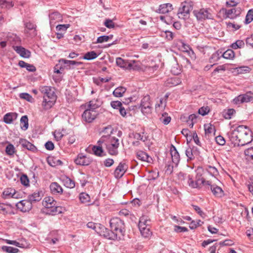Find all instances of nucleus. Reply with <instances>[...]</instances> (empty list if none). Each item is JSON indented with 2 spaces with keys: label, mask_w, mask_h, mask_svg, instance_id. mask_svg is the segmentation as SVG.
I'll list each match as a JSON object with an SVG mask.
<instances>
[{
  "label": "nucleus",
  "mask_w": 253,
  "mask_h": 253,
  "mask_svg": "<svg viewBox=\"0 0 253 253\" xmlns=\"http://www.w3.org/2000/svg\"><path fill=\"white\" fill-rule=\"evenodd\" d=\"M16 206L17 209L22 212L29 211L32 208V204L28 199L20 201Z\"/></svg>",
  "instance_id": "14"
},
{
  "label": "nucleus",
  "mask_w": 253,
  "mask_h": 253,
  "mask_svg": "<svg viewBox=\"0 0 253 253\" xmlns=\"http://www.w3.org/2000/svg\"><path fill=\"white\" fill-rule=\"evenodd\" d=\"M193 13L199 20L212 19V14L208 9L202 8L199 10H195Z\"/></svg>",
  "instance_id": "12"
},
{
  "label": "nucleus",
  "mask_w": 253,
  "mask_h": 253,
  "mask_svg": "<svg viewBox=\"0 0 253 253\" xmlns=\"http://www.w3.org/2000/svg\"><path fill=\"white\" fill-rule=\"evenodd\" d=\"M70 27V24L58 25L56 27V31L61 33H65L67 29Z\"/></svg>",
  "instance_id": "51"
},
{
  "label": "nucleus",
  "mask_w": 253,
  "mask_h": 253,
  "mask_svg": "<svg viewBox=\"0 0 253 253\" xmlns=\"http://www.w3.org/2000/svg\"><path fill=\"white\" fill-rule=\"evenodd\" d=\"M173 6L171 3H167L161 4L157 12L159 13L166 14L173 10Z\"/></svg>",
  "instance_id": "24"
},
{
  "label": "nucleus",
  "mask_w": 253,
  "mask_h": 253,
  "mask_svg": "<svg viewBox=\"0 0 253 253\" xmlns=\"http://www.w3.org/2000/svg\"><path fill=\"white\" fill-rule=\"evenodd\" d=\"M19 144L23 148L27 149L33 152H36L38 151L37 147L34 145L26 139H20L19 140Z\"/></svg>",
  "instance_id": "19"
},
{
  "label": "nucleus",
  "mask_w": 253,
  "mask_h": 253,
  "mask_svg": "<svg viewBox=\"0 0 253 253\" xmlns=\"http://www.w3.org/2000/svg\"><path fill=\"white\" fill-rule=\"evenodd\" d=\"M16 150L14 146L11 143H8L5 148V153L7 155L13 156L15 153Z\"/></svg>",
  "instance_id": "44"
},
{
  "label": "nucleus",
  "mask_w": 253,
  "mask_h": 253,
  "mask_svg": "<svg viewBox=\"0 0 253 253\" xmlns=\"http://www.w3.org/2000/svg\"><path fill=\"white\" fill-rule=\"evenodd\" d=\"M167 106V101L164 99H160L159 102L155 105V110L157 114H161L164 112V110Z\"/></svg>",
  "instance_id": "26"
},
{
  "label": "nucleus",
  "mask_w": 253,
  "mask_h": 253,
  "mask_svg": "<svg viewBox=\"0 0 253 253\" xmlns=\"http://www.w3.org/2000/svg\"><path fill=\"white\" fill-rule=\"evenodd\" d=\"M39 90L43 95V100L42 106L45 110L51 108L56 100L55 89L49 86H41Z\"/></svg>",
  "instance_id": "2"
},
{
  "label": "nucleus",
  "mask_w": 253,
  "mask_h": 253,
  "mask_svg": "<svg viewBox=\"0 0 253 253\" xmlns=\"http://www.w3.org/2000/svg\"><path fill=\"white\" fill-rule=\"evenodd\" d=\"M188 183L190 187L193 188H196L198 187V184L196 183V181H194L192 179V177L191 175H189L188 176Z\"/></svg>",
  "instance_id": "55"
},
{
  "label": "nucleus",
  "mask_w": 253,
  "mask_h": 253,
  "mask_svg": "<svg viewBox=\"0 0 253 253\" xmlns=\"http://www.w3.org/2000/svg\"><path fill=\"white\" fill-rule=\"evenodd\" d=\"M252 101H253V96L251 95V93L249 91L245 94H240L233 99L234 103L237 105Z\"/></svg>",
  "instance_id": "9"
},
{
  "label": "nucleus",
  "mask_w": 253,
  "mask_h": 253,
  "mask_svg": "<svg viewBox=\"0 0 253 253\" xmlns=\"http://www.w3.org/2000/svg\"><path fill=\"white\" fill-rule=\"evenodd\" d=\"M113 128L111 126H108L104 127L102 131V132L105 134L103 136H105L106 137V139L107 138H108V136H110V135L113 133Z\"/></svg>",
  "instance_id": "45"
},
{
  "label": "nucleus",
  "mask_w": 253,
  "mask_h": 253,
  "mask_svg": "<svg viewBox=\"0 0 253 253\" xmlns=\"http://www.w3.org/2000/svg\"><path fill=\"white\" fill-rule=\"evenodd\" d=\"M14 50L19 54L21 57L24 58H29L31 55V52L28 50L20 46H13Z\"/></svg>",
  "instance_id": "22"
},
{
  "label": "nucleus",
  "mask_w": 253,
  "mask_h": 253,
  "mask_svg": "<svg viewBox=\"0 0 253 253\" xmlns=\"http://www.w3.org/2000/svg\"><path fill=\"white\" fill-rule=\"evenodd\" d=\"M206 184L210 188L212 194L216 197H222L224 193L222 189L215 183H212L211 181H207Z\"/></svg>",
  "instance_id": "11"
},
{
  "label": "nucleus",
  "mask_w": 253,
  "mask_h": 253,
  "mask_svg": "<svg viewBox=\"0 0 253 253\" xmlns=\"http://www.w3.org/2000/svg\"><path fill=\"white\" fill-rule=\"evenodd\" d=\"M3 241L6 244L14 245L21 248H24L27 246V243L26 241L20 242H17V241L10 240L8 239H4Z\"/></svg>",
  "instance_id": "30"
},
{
  "label": "nucleus",
  "mask_w": 253,
  "mask_h": 253,
  "mask_svg": "<svg viewBox=\"0 0 253 253\" xmlns=\"http://www.w3.org/2000/svg\"><path fill=\"white\" fill-rule=\"evenodd\" d=\"M127 169V166L125 162H120L114 171V174L115 177L118 179L121 178L125 173Z\"/></svg>",
  "instance_id": "13"
},
{
  "label": "nucleus",
  "mask_w": 253,
  "mask_h": 253,
  "mask_svg": "<svg viewBox=\"0 0 253 253\" xmlns=\"http://www.w3.org/2000/svg\"><path fill=\"white\" fill-rule=\"evenodd\" d=\"M137 157L139 160L148 163H151L152 159L146 152L139 151L136 153Z\"/></svg>",
  "instance_id": "28"
},
{
  "label": "nucleus",
  "mask_w": 253,
  "mask_h": 253,
  "mask_svg": "<svg viewBox=\"0 0 253 253\" xmlns=\"http://www.w3.org/2000/svg\"><path fill=\"white\" fill-rule=\"evenodd\" d=\"M192 9V7L189 2L186 1L182 2L177 12V15L179 18L184 20L188 19L190 12Z\"/></svg>",
  "instance_id": "6"
},
{
  "label": "nucleus",
  "mask_w": 253,
  "mask_h": 253,
  "mask_svg": "<svg viewBox=\"0 0 253 253\" xmlns=\"http://www.w3.org/2000/svg\"><path fill=\"white\" fill-rule=\"evenodd\" d=\"M53 134L57 141L60 140L64 135L60 130H55Z\"/></svg>",
  "instance_id": "63"
},
{
  "label": "nucleus",
  "mask_w": 253,
  "mask_h": 253,
  "mask_svg": "<svg viewBox=\"0 0 253 253\" xmlns=\"http://www.w3.org/2000/svg\"><path fill=\"white\" fill-rule=\"evenodd\" d=\"M221 52L216 51L213 53L211 57V59L213 60V61H217L222 57Z\"/></svg>",
  "instance_id": "62"
},
{
  "label": "nucleus",
  "mask_w": 253,
  "mask_h": 253,
  "mask_svg": "<svg viewBox=\"0 0 253 253\" xmlns=\"http://www.w3.org/2000/svg\"><path fill=\"white\" fill-rule=\"evenodd\" d=\"M209 111H210V109L208 106L202 107H201L199 109L198 113L199 114H200L202 116H205V115L208 114L209 113Z\"/></svg>",
  "instance_id": "58"
},
{
  "label": "nucleus",
  "mask_w": 253,
  "mask_h": 253,
  "mask_svg": "<svg viewBox=\"0 0 253 253\" xmlns=\"http://www.w3.org/2000/svg\"><path fill=\"white\" fill-rule=\"evenodd\" d=\"M170 154L172 163L176 167L180 161V156L176 148L172 146L170 149Z\"/></svg>",
  "instance_id": "23"
},
{
  "label": "nucleus",
  "mask_w": 253,
  "mask_h": 253,
  "mask_svg": "<svg viewBox=\"0 0 253 253\" xmlns=\"http://www.w3.org/2000/svg\"><path fill=\"white\" fill-rule=\"evenodd\" d=\"M240 13L241 9L240 8H232L225 11L226 17L233 19L236 18Z\"/></svg>",
  "instance_id": "20"
},
{
  "label": "nucleus",
  "mask_w": 253,
  "mask_h": 253,
  "mask_svg": "<svg viewBox=\"0 0 253 253\" xmlns=\"http://www.w3.org/2000/svg\"><path fill=\"white\" fill-rule=\"evenodd\" d=\"M100 226L101 225L100 224H95L92 222H89L87 224V226L88 228H91L94 230L97 233L98 232L97 228H99Z\"/></svg>",
  "instance_id": "59"
},
{
  "label": "nucleus",
  "mask_w": 253,
  "mask_h": 253,
  "mask_svg": "<svg viewBox=\"0 0 253 253\" xmlns=\"http://www.w3.org/2000/svg\"><path fill=\"white\" fill-rule=\"evenodd\" d=\"M185 154L189 159L192 160L194 158V155L191 148H188L185 151Z\"/></svg>",
  "instance_id": "61"
},
{
  "label": "nucleus",
  "mask_w": 253,
  "mask_h": 253,
  "mask_svg": "<svg viewBox=\"0 0 253 253\" xmlns=\"http://www.w3.org/2000/svg\"><path fill=\"white\" fill-rule=\"evenodd\" d=\"M113 36L110 35L109 36L103 35L98 37L96 43H102L108 42L110 39H112Z\"/></svg>",
  "instance_id": "46"
},
{
  "label": "nucleus",
  "mask_w": 253,
  "mask_h": 253,
  "mask_svg": "<svg viewBox=\"0 0 253 253\" xmlns=\"http://www.w3.org/2000/svg\"><path fill=\"white\" fill-rule=\"evenodd\" d=\"M174 231L177 233L185 232L188 231V229L185 227L174 225Z\"/></svg>",
  "instance_id": "60"
},
{
  "label": "nucleus",
  "mask_w": 253,
  "mask_h": 253,
  "mask_svg": "<svg viewBox=\"0 0 253 253\" xmlns=\"http://www.w3.org/2000/svg\"><path fill=\"white\" fill-rule=\"evenodd\" d=\"M0 213L3 214H14L13 208L10 204L0 203Z\"/></svg>",
  "instance_id": "18"
},
{
  "label": "nucleus",
  "mask_w": 253,
  "mask_h": 253,
  "mask_svg": "<svg viewBox=\"0 0 253 253\" xmlns=\"http://www.w3.org/2000/svg\"><path fill=\"white\" fill-rule=\"evenodd\" d=\"M13 6L12 2L7 1L6 0H0V6L2 8H9Z\"/></svg>",
  "instance_id": "53"
},
{
  "label": "nucleus",
  "mask_w": 253,
  "mask_h": 253,
  "mask_svg": "<svg viewBox=\"0 0 253 253\" xmlns=\"http://www.w3.org/2000/svg\"><path fill=\"white\" fill-rule=\"evenodd\" d=\"M162 116L160 117V121L165 125L169 124L171 121V117L166 112L161 113Z\"/></svg>",
  "instance_id": "36"
},
{
  "label": "nucleus",
  "mask_w": 253,
  "mask_h": 253,
  "mask_svg": "<svg viewBox=\"0 0 253 253\" xmlns=\"http://www.w3.org/2000/svg\"><path fill=\"white\" fill-rule=\"evenodd\" d=\"M201 169H197V176H196V183H197L198 184V187H200V186L202 184L203 185H207L206 184V182L207 181H206L203 177H201V174H199L200 173V171Z\"/></svg>",
  "instance_id": "42"
},
{
  "label": "nucleus",
  "mask_w": 253,
  "mask_h": 253,
  "mask_svg": "<svg viewBox=\"0 0 253 253\" xmlns=\"http://www.w3.org/2000/svg\"><path fill=\"white\" fill-rule=\"evenodd\" d=\"M1 249L3 252L7 253H17L19 251L17 248L6 246H2Z\"/></svg>",
  "instance_id": "43"
},
{
  "label": "nucleus",
  "mask_w": 253,
  "mask_h": 253,
  "mask_svg": "<svg viewBox=\"0 0 253 253\" xmlns=\"http://www.w3.org/2000/svg\"><path fill=\"white\" fill-rule=\"evenodd\" d=\"M206 170L209 174L214 177L218 175V171L217 169L214 167L209 166L207 168Z\"/></svg>",
  "instance_id": "48"
},
{
  "label": "nucleus",
  "mask_w": 253,
  "mask_h": 253,
  "mask_svg": "<svg viewBox=\"0 0 253 253\" xmlns=\"http://www.w3.org/2000/svg\"><path fill=\"white\" fill-rule=\"evenodd\" d=\"M27 199L32 204L36 202L40 201L42 199L41 193L40 192H35L32 194L29 195Z\"/></svg>",
  "instance_id": "33"
},
{
  "label": "nucleus",
  "mask_w": 253,
  "mask_h": 253,
  "mask_svg": "<svg viewBox=\"0 0 253 253\" xmlns=\"http://www.w3.org/2000/svg\"><path fill=\"white\" fill-rule=\"evenodd\" d=\"M126 91V88L123 86L116 88L113 91V95L117 97H122Z\"/></svg>",
  "instance_id": "37"
},
{
  "label": "nucleus",
  "mask_w": 253,
  "mask_h": 253,
  "mask_svg": "<svg viewBox=\"0 0 253 253\" xmlns=\"http://www.w3.org/2000/svg\"><path fill=\"white\" fill-rule=\"evenodd\" d=\"M228 135L234 146H244L253 140L252 132L247 126L244 125L239 126Z\"/></svg>",
  "instance_id": "1"
},
{
  "label": "nucleus",
  "mask_w": 253,
  "mask_h": 253,
  "mask_svg": "<svg viewBox=\"0 0 253 253\" xmlns=\"http://www.w3.org/2000/svg\"><path fill=\"white\" fill-rule=\"evenodd\" d=\"M106 141V137L105 136H102L101 138L98 141V146H94L92 147V151L94 155L97 156H103L104 155L103 154L104 151L102 149V146L101 145L102 144H104V142Z\"/></svg>",
  "instance_id": "16"
},
{
  "label": "nucleus",
  "mask_w": 253,
  "mask_h": 253,
  "mask_svg": "<svg viewBox=\"0 0 253 253\" xmlns=\"http://www.w3.org/2000/svg\"><path fill=\"white\" fill-rule=\"evenodd\" d=\"M109 143L104 142V145L109 153L111 155H116L118 153V148L119 146V139L115 137H108Z\"/></svg>",
  "instance_id": "5"
},
{
  "label": "nucleus",
  "mask_w": 253,
  "mask_h": 253,
  "mask_svg": "<svg viewBox=\"0 0 253 253\" xmlns=\"http://www.w3.org/2000/svg\"><path fill=\"white\" fill-rule=\"evenodd\" d=\"M59 62L66 65L67 66L70 67L71 66H79L82 64L81 62H77L73 60H68L65 59H60Z\"/></svg>",
  "instance_id": "35"
},
{
  "label": "nucleus",
  "mask_w": 253,
  "mask_h": 253,
  "mask_svg": "<svg viewBox=\"0 0 253 253\" xmlns=\"http://www.w3.org/2000/svg\"><path fill=\"white\" fill-rule=\"evenodd\" d=\"M221 56L227 59H232L235 57V53L233 50L229 49L222 54Z\"/></svg>",
  "instance_id": "40"
},
{
  "label": "nucleus",
  "mask_w": 253,
  "mask_h": 253,
  "mask_svg": "<svg viewBox=\"0 0 253 253\" xmlns=\"http://www.w3.org/2000/svg\"><path fill=\"white\" fill-rule=\"evenodd\" d=\"M97 115L98 112L96 110L87 107L82 114V118L85 122L90 123L95 120Z\"/></svg>",
  "instance_id": "8"
},
{
  "label": "nucleus",
  "mask_w": 253,
  "mask_h": 253,
  "mask_svg": "<svg viewBox=\"0 0 253 253\" xmlns=\"http://www.w3.org/2000/svg\"><path fill=\"white\" fill-rule=\"evenodd\" d=\"M97 56V54L94 51H91L86 52L83 58L85 60H90L95 59Z\"/></svg>",
  "instance_id": "41"
},
{
  "label": "nucleus",
  "mask_w": 253,
  "mask_h": 253,
  "mask_svg": "<svg viewBox=\"0 0 253 253\" xmlns=\"http://www.w3.org/2000/svg\"><path fill=\"white\" fill-rule=\"evenodd\" d=\"M253 20V9H250L246 15L245 23L248 24Z\"/></svg>",
  "instance_id": "50"
},
{
  "label": "nucleus",
  "mask_w": 253,
  "mask_h": 253,
  "mask_svg": "<svg viewBox=\"0 0 253 253\" xmlns=\"http://www.w3.org/2000/svg\"><path fill=\"white\" fill-rule=\"evenodd\" d=\"M3 198L4 199L17 198L16 190L12 188H7L2 192Z\"/></svg>",
  "instance_id": "21"
},
{
  "label": "nucleus",
  "mask_w": 253,
  "mask_h": 253,
  "mask_svg": "<svg viewBox=\"0 0 253 253\" xmlns=\"http://www.w3.org/2000/svg\"><path fill=\"white\" fill-rule=\"evenodd\" d=\"M42 205L44 207V212L46 214L55 215L62 212L61 208L56 206V202L52 197H45Z\"/></svg>",
  "instance_id": "3"
},
{
  "label": "nucleus",
  "mask_w": 253,
  "mask_h": 253,
  "mask_svg": "<svg viewBox=\"0 0 253 253\" xmlns=\"http://www.w3.org/2000/svg\"><path fill=\"white\" fill-rule=\"evenodd\" d=\"M50 24H54L62 20L61 15L58 12H54L49 15Z\"/></svg>",
  "instance_id": "27"
},
{
  "label": "nucleus",
  "mask_w": 253,
  "mask_h": 253,
  "mask_svg": "<svg viewBox=\"0 0 253 253\" xmlns=\"http://www.w3.org/2000/svg\"><path fill=\"white\" fill-rule=\"evenodd\" d=\"M99 229L100 231H98V233L101 236L109 240H115L117 239V233H115L112 230L110 231L102 225L100 226Z\"/></svg>",
  "instance_id": "10"
},
{
  "label": "nucleus",
  "mask_w": 253,
  "mask_h": 253,
  "mask_svg": "<svg viewBox=\"0 0 253 253\" xmlns=\"http://www.w3.org/2000/svg\"><path fill=\"white\" fill-rule=\"evenodd\" d=\"M205 131L206 134H211L214 132L215 128L211 125H204Z\"/></svg>",
  "instance_id": "54"
},
{
  "label": "nucleus",
  "mask_w": 253,
  "mask_h": 253,
  "mask_svg": "<svg viewBox=\"0 0 253 253\" xmlns=\"http://www.w3.org/2000/svg\"><path fill=\"white\" fill-rule=\"evenodd\" d=\"M235 112L233 109H229L227 112H225L223 114L224 117L226 119H230L231 118L232 116Z\"/></svg>",
  "instance_id": "57"
},
{
  "label": "nucleus",
  "mask_w": 253,
  "mask_h": 253,
  "mask_svg": "<svg viewBox=\"0 0 253 253\" xmlns=\"http://www.w3.org/2000/svg\"><path fill=\"white\" fill-rule=\"evenodd\" d=\"M50 189L53 194H61L63 189L60 185L57 182H52L50 185Z\"/></svg>",
  "instance_id": "29"
},
{
  "label": "nucleus",
  "mask_w": 253,
  "mask_h": 253,
  "mask_svg": "<svg viewBox=\"0 0 253 253\" xmlns=\"http://www.w3.org/2000/svg\"><path fill=\"white\" fill-rule=\"evenodd\" d=\"M151 106L152 104L150 96L147 95L144 96L140 103L141 112L145 115L150 114L152 109Z\"/></svg>",
  "instance_id": "7"
},
{
  "label": "nucleus",
  "mask_w": 253,
  "mask_h": 253,
  "mask_svg": "<svg viewBox=\"0 0 253 253\" xmlns=\"http://www.w3.org/2000/svg\"><path fill=\"white\" fill-rule=\"evenodd\" d=\"M143 132L142 134H141L140 133L133 132L129 134V137H132L136 140H140L143 142H145L147 140V137L143 136Z\"/></svg>",
  "instance_id": "39"
},
{
  "label": "nucleus",
  "mask_w": 253,
  "mask_h": 253,
  "mask_svg": "<svg viewBox=\"0 0 253 253\" xmlns=\"http://www.w3.org/2000/svg\"><path fill=\"white\" fill-rule=\"evenodd\" d=\"M92 161V159L83 154H79L77 158L75 160V163L77 165L81 166H88L91 164Z\"/></svg>",
  "instance_id": "15"
},
{
  "label": "nucleus",
  "mask_w": 253,
  "mask_h": 253,
  "mask_svg": "<svg viewBox=\"0 0 253 253\" xmlns=\"http://www.w3.org/2000/svg\"><path fill=\"white\" fill-rule=\"evenodd\" d=\"M79 198L81 202L83 203H86L90 201L89 196L85 193H82L80 194Z\"/></svg>",
  "instance_id": "52"
},
{
  "label": "nucleus",
  "mask_w": 253,
  "mask_h": 253,
  "mask_svg": "<svg viewBox=\"0 0 253 253\" xmlns=\"http://www.w3.org/2000/svg\"><path fill=\"white\" fill-rule=\"evenodd\" d=\"M150 226L145 227L139 229L141 235L144 238H149L152 235V232L150 230Z\"/></svg>",
  "instance_id": "38"
},
{
  "label": "nucleus",
  "mask_w": 253,
  "mask_h": 253,
  "mask_svg": "<svg viewBox=\"0 0 253 253\" xmlns=\"http://www.w3.org/2000/svg\"><path fill=\"white\" fill-rule=\"evenodd\" d=\"M151 220L148 216L146 215H142L139 218L138 227L139 229L145 227L150 226Z\"/></svg>",
  "instance_id": "25"
},
{
  "label": "nucleus",
  "mask_w": 253,
  "mask_h": 253,
  "mask_svg": "<svg viewBox=\"0 0 253 253\" xmlns=\"http://www.w3.org/2000/svg\"><path fill=\"white\" fill-rule=\"evenodd\" d=\"M101 105V101L98 99H93L90 100L87 104V107L96 110Z\"/></svg>",
  "instance_id": "31"
},
{
  "label": "nucleus",
  "mask_w": 253,
  "mask_h": 253,
  "mask_svg": "<svg viewBox=\"0 0 253 253\" xmlns=\"http://www.w3.org/2000/svg\"><path fill=\"white\" fill-rule=\"evenodd\" d=\"M110 226L111 229L117 233V236L120 238L121 236H124L125 232V223L124 221L118 217L112 218L110 220Z\"/></svg>",
  "instance_id": "4"
},
{
  "label": "nucleus",
  "mask_w": 253,
  "mask_h": 253,
  "mask_svg": "<svg viewBox=\"0 0 253 253\" xmlns=\"http://www.w3.org/2000/svg\"><path fill=\"white\" fill-rule=\"evenodd\" d=\"M64 185L66 187L69 188H73L75 186V182L69 177H66L64 179Z\"/></svg>",
  "instance_id": "49"
},
{
  "label": "nucleus",
  "mask_w": 253,
  "mask_h": 253,
  "mask_svg": "<svg viewBox=\"0 0 253 253\" xmlns=\"http://www.w3.org/2000/svg\"><path fill=\"white\" fill-rule=\"evenodd\" d=\"M29 126L28 119L26 115L23 116L20 119V127L23 130H26Z\"/></svg>",
  "instance_id": "34"
},
{
  "label": "nucleus",
  "mask_w": 253,
  "mask_h": 253,
  "mask_svg": "<svg viewBox=\"0 0 253 253\" xmlns=\"http://www.w3.org/2000/svg\"><path fill=\"white\" fill-rule=\"evenodd\" d=\"M21 183L25 186L29 185V180L28 176L25 174H23L20 177Z\"/></svg>",
  "instance_id": "56"
},
{
  "label": "nucleus",
  "mask_w": 253,
  "mask_h": 253,
  "mask_svg": "<svg viewBox=\"0 0 253 253\" xmlns=\"http://www.w3.org/2000/svg\"><path fill=\"white\" fill-rule=\"evenodd\" d=\"M16 118V114L13 113H8L6 114L3 117V121L7 124L12 123L13 120Z\"/></svg>",
  "instance_id": "32"
},
{
  "label": "nucleus",
  "mask_w": 253,
  "mask_h": 253,
  "mask_svg": "<svg viewBox=\"0 0 253 253\" xmlns=\"http://www.w3.org/2000/svg\"><path fill=\"white\" fill-rule=\"evenodd\" d=\"M244 153L246 156L250 157L252 160H253V147L245 150Z\"/></svg>",
  "instance_id": "64"
},
{
  "label": "nucleus",
  "mask_w": 253,
  "mask_h": 253,
  "mask_svg": "<svg viewBox=\"0 0 253 253\" xmlns=\"http://www.w3.org/2000/svg\"><path fill=\"white\" fill-rule=\"evenodd\" d=\"M116 63L117 66L125 69H131L133 68V63H134V60L128 61L125 60L121 57H117L116 59Z\"/></svg>",
  "instance_id": "17"
},
{
  "label": "nucleus",
  "mask_w": 253,
  "mask_h": 253,
  "mask_svg": "<svg viewBox=\"0 0 253 253\" xmlns=\"http://www.w3.org/2000/svg\"><path fill=\"white\" fill-rule=\"evenodd\" d=\"M245 45V42L243 40H237L235 42L233 43L231 47L234 49L241 48Z\"/></svg>",
  "instance_id": "47"
}]
</instances>
